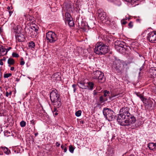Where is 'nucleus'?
<instances>
[{"label":"nucleus","mask_w":156,"mask_h":156,"mask_svg":"<svg viewBox=\"0 0 156 156\" xmlns=\"http://www.w3.org/2000/svg\"><path fill=\"white\" fill-rule=\"evenodd\" d=\"M119 94H115V95H113L112 96V97H115L116 96H118Z\"/></svg>","instance_id":"6e6d98bb"},{"label":"nucleus","mask_w":156,"mask_h":156,"mask_svg":"<svg viewBox=\"0 0 156 156\" xmlns=\"http://www.w3.org/2000/svg\"><path fill=\"white\" fill-rule=\"evenodd\" d=\"M8 52L6 51V48L5 47L2 46L1 50H0V58L6 55Z\"/></svg>","instance_id":"4468645a"},{"label":"nucleus","mask_w":156,"mask_h":156,"mask_svg":"<svg viewBox=\"0 0 156 156\" xmlns=\"http://www.w3.org/2000/svg\"><path fill=\"white\" fill-rule=\"evenodd\" d=\"M147 39L152 43H156V32L153 31L149 33L147 36Z\"/></svg>","instance_id":"6e6552de"},{"label":"nucleus","mask_w":156,"mask_h":156,"mask_svg":"<svg viewBox=\"0 0 156 156\" xmlns=\"http://www.w3.org/2000/svg\"><path fill=\"white\" fill-rule=\"evenodd\" d=\"M56 145L57 147H59V146L60 145V144L58 142H56Z\"/></svg>","instance_id":"09e8293b"},{"label":"nucleus","mask_w":156,"mask_h":156,"mask_svg":"<svg viewBox=\"0 0 156 156\" xmlns=\"http://www.w3.org/2000/svg\"><path fill=\"white\" fill-rule=\"evenodd\" d=\"M25 64V62L23 60V58H22L21 59V61L20 62V64L21 65H23Z\"/></svg>","instance_id":"79ce46f5"},{"label":"nucleus","mask_w":156,"mask_h":156,"mask_svg":"<svg viewBox=\"0 0 156 156\" xmlns=\"http://www.w3.org/2000/svg\"><path fill=\"white\" fill-rule=\"evenodd\" d=\"M12 56L14 57H18L19 56V55L16 53H13Z\"/></svg>","instance_id":"e433bc0d"},{"label":"nucleus","mask_w":156,"mask_h":156,"mask_svg":"<svg viewBox=\"0 0 156 156\" xmlns=\"http://www.w3.org/2000/svg\"><path fill=\"white\" fill-rule=\"evenodd\" d=\"M30 122L31 124H32L33 125L34 124V121L33 120H31L30 121Z\"/></svg>","instance_id":"603ef678"},{"label":"nucleus","mask_w":156,"mask_h":156,"mask_svg":"<svg viewBox=\"0 0 156 156\" xmlns=\"http://www.w3.org/2000/svg\"><path fill=\"white\" fill-rule=\"evenodd\" d=\"M20 124L22 127H24L26 126V123L24 121H22L20 122Z\"/></svg>","instance_id":"7c9ffc66"},{"label":"nucleus","mask_w":156,"mask_h":156,"mask_svg":"<svg viewBox=\"0 0 156 156\" xmlns=\"http://www.w3.org/2000/svg\"><path fill=\"white\" fill-rule=\"evenodd\" d=\"M2 45H0V50L1 49L2 47Z\"/></svg>","instance_id":"69168bd1"},{"label":"nucleus","mask_w":156,"mask_h":156,"mask_svg":"<svg viewBox=\"0 0 156 156\" xmlns=\"http://www.w3.org/2000/svg\"><path fill=\"white\" fill-rule=\"evenodd\" d=\"M38 134V133H34V135H35L36 136H37Z\"/></svg>","instance_id":"e2e57ef3"},{"label":"nucleus","mask_w":156,"mask_h":156,"mask_svg":"<svg viewBox=\"0 0 156 156\" xmlns=\"http://www.w3.org/2000/svg\"><path fill=\"white\" fill-rule=\"evenodd\" d=\"M69 150L70 152L73 153L74 151V148L72 145H70L69 147Z\"/></svg>","instance_id":"2f4dec72"},{"label":"nucleus","mask_w":156,"mask_h":156,"mask_svg":"<svg viewBox=\"0 0 156 156\" xmlns=\"http://www.w3.org/2000/svg\"><path fill=\"white\" fill-rule=\"evenodd\" d=\"M3 104H0V114L3 113L4 107H3Z\"/></svg>","instance_id":"bb28decb"},{"label":"nucleus","mask_w":156,"mask_h":156,"mask_svg":"<svg viewBox=\"0 0 156 156\" xmlns=\"http://www.w3.org/2000/svg\"><path fill=\"white\" fill-rule=\"evenodd\" d=\"M54 113V114H55V115H57L58 114V113L57 112H55V113Z\"/></svg>","instance_id":"bf43d9fd"},{"label":"nucleus","mask_w":156,"mask_h":156,"mask_svg":"<svg viewBox=\"0 0 156 156\" xmlns=\"http://www.w3.org/2000/svg\"><path fill=\"white\" fill-rule=\"evenodd\" d=\"M59 95L58 91L55 90H52L50 94V100L53 105L56 107H60L61 105Z\"/></svg>","instance_id":"7ed1b4c3"},{"label":"nucleus","mask_w":156,"mask_h":156,"mask_svg":"<svg viewBox=\"0 0 156 156\" xmlns=\"http://www.w3.org/2000/svg\"><path fill=\"white\" fill-rule=\"evenodd\" d=\"M76 88H74V89H73V91L74 92H76Z\"/></svg>","instance_id":"680f3d73"},{"label":"nucleus","mask_w":156,"mask_h":156,"mask_svg":"<svg viewBox=\"0 0 156 156\" xmlns=\"http://www.w3.org/2000/svg\"><path fill=\"white\" fill-rule=\"evenodd\" d=\"M102 72L99 70H97L94 72L93 78L94 79H97L99 76L102 73Z\"/></svg>","instance_id":"2eb2a0df"},{"label":"nucleus","mask_w":156,"mask_h":156,"mask_svg":"<svg viewBox=\"0 0 156 156\" xmlns=\"http://www.w3.org/2000/svg\"><path fill=\"white\" fill-rule=\"evenodd\" d=\"M65 17L66 19L65 20V21L66 23L67 22V21L70 19V18H72V17L71 16L70 14L68 12H66L65 13Z\"/></svg>","instance_id":"5701e85b"},{"label":"nucleus","mask_w":156,"mask_h":156,"mask_svg":"<svg viewBox=\"0 0 156 156\" xmlns=\"http://www.w3.org/2000/svg\"><path fill=\"white\" fill-rule=\"evenodd\" d=\"M65 10L67 12H70L72 11L71 5L69 4H66Z\"/></svg>","instance_id":"aec40b11"},{"label":"nucleus","mask_w":156,"mask_h":156,"mask_svg":"<svg viewBox=\"0 0 156 156\" xmlns=\"http://www.w3.org/2000/svg\"><path fill=\"white\" fill-rule=\"evenodd\" d=\"M14 69V67H11L10 68V70L12 71Z\"/></svg>","instance_id":"4d7b16f0"},{"label":"nucleus","mask_w":156,"mask_h":156,"mask_svg":"<svg viewBox=\"0 0 156 156\" xmlns=\"http://www.w3.org/2000/svg\"><path fill=\"white\" fill-rule=\"evenodd\" d=\"M81 111L80 110H78L77 112H76L75 113V115L77 117H79L81 115Z\"/></svg>","instance_id":"c756f323"},{"label":"nucleus","mask_w":156,"mask_h":156,"mask_svg":"<svg viewBox=\"0 0 156 156\" xmlns=\"http://www.w3.org/2000/svg\"><path fill=\"white\" fill-rule=\"evenodd\" d=\"M117 3H115V4H117V5L119 6H120L121 5V3L120 1H117Z\"/></svg>","instance_id":"37998d69"},{"label":"nucleus","mask_w":156,"mask_h":156,"mask_svg":"<svg viewBox=\"0 0 156 156\" xmlns=\"http://www.w3.org/2000/svg\"><path fill=\"white\" fill-rule=\"evenodd\" d=\"M5 47L6 48V51H8L11 48L10 47H9L8 48L7 46Z\"/></svg>","instance_id":"de8ad7c7"},{"label":"nucleus","mask_w":156,"mask_h":156,"mask_svg":"<svg viewBox=\"0 0 156 156\" xmlns=\"http://www.w3.org/2000/svg\"><path fill=\"white\" fill-rule=\"evenodd\" d=\"M129 156H134V154H131L129 155Z\"/></svg>","instance_id":"338daca9"},{"label":"nucleus","mask_w":156,"mask_h":156,"mask_svg":"<svg viewBox=\"0 0 156 156\" xmlns=\"http://www.w3.org/2000/svg\"><path fill=\"white\" fill-rule=\"evenodd\" d=\"M99 101L100 102V104L103 102L104 101L103 97L102 96H101L99 97Z\"/></svg>","instance_id":"f704fd0d"},{"label":"nucleus","mask_w":156,"mask_h":156,"mask_svg":"<svg viewBox=\"0 0 156 156\" xmlns=\"http://www.w3.org/2000/svg\"><path fill=\"white\" fill-rule=\"evenodd\" d=\"M148 146L150 150L153 151H155L156 150V144L152 143H149L148 144Z\"/></svg>","instance_id":"f3484780"},{"label":"nucleus","mask_w":156,"mask_h":156,"mask_svg":"<svg viewBox=\"0 0 156 156\" xmlns=\"http://www.w3.org/2000/svg\"><path fill=\"white\" fill-rule=\"evenodd\" d=\"M25 30L26 34L31 37H35L36 36L37 32L34 30L32 28L29 27V28H26Z\"/></svg>","instance_id":"1a4fd4ad"},{"label":"nucleus","mask_w":156,"mask_h":156,"mask_svg":"<svg viewBox=\"0 0 156 156\" xmlns=\"http://www.w3.org/2000/svg\"><path fill=\"white\" fill-rule=\"evenodd\" d=\"M88 84L87 87L88 89L90 90H92L93 89L94 84L92 82H89L87 83Z\"/></svg>","instance_id":"412c9836"},{"label":"nucleus","mask_w":156,"mask_h":156,"mask_svg":"<svg viewBox=\"0 0 156 156\" xmlns=\"http://www.w3.org/2000/svg\"><path fill=\"white\" fill-rule=\"evenodd\" d=\"M121 23L122 24L125 25L127 23V22L124 19H123L121 21Z\"/></svg>","instance_id":"a19ab883"},{"label":"nucleus","mask_w":156,"mask_h":156,"mask_svg":"<svg viewBox=\"0 0 156 156\" xmlns=\"http://www.w3.org/2000/svg\"><path fill=\"white\" fill-rule=\"evenodd\" d=\"M99 82L101 83L103 82H105V78L104 76V75L103 73H102L99 76V77L98 78Z\"/></svg>","instance_id":"6ab92c4d"},{"label":"nucleus","mask_w":156,"mask_h":156,"mask_svg":"<svg viewBox=\"0 0 156 156\" xmlns=\"http://www.w3.org/2000/svg\"><path fill=\"white\" fill-rule=\"evenodd\" d=\"M65 147V146H64L63 145H62L61 146V148L62 149H63Z\"/></svg>","instance_id":"5fc2aeb1"},{"label":"nucleus","mask_w":156,"mask_h":156,"mask_svg":"<svg viewBox=\"0 0 156 156\" xmlns=\"http://www.w3.org/2000/svg\"><path fill=\"white\" fill-rule=\"evenodd\" d=\"M98 18L103 23L106 22V13L101 9H99L97 11Z\"/></svg>","instance_id":"0eeeda50"},{"label":"nucleus","mask_w":156,"mask_h":156,"mask_svg":"<svg viewBox=\"0 0 156 156\" xmlns=\"http://www.w3.org/2000/svg\"><path fill=\"white\" fill-rule=\"evenodd\" d=\"M15 36L16 40H18L19 42H22L24 40V36L21 33L19 34H16Z\"/></svg>","instance_id":"f8f14e48"},{"label":"nucleus","mask_w":156,"mask_h":156,"mask_svg":"<svg viewBox=\"0 0 156 156\" xmlns=\"http://www.w3.org/2000/svg\"><path fill=\"white\" fill-rule=\"evenodd\" d=\"M123 65V61L120 60H115L113 62L112 67L115 70V71L118 73L122 72V66Z\"/></svg>","instance_id":"39448f33"},{"label":"nucleus","mask_w":156,"mask_h":156,"mask_svg":"<svg viewBox=\"0 0 156 156\" xmlns=\"http://www.w3.org/2000/svg\"><path fill=\"white\" fill-rule=\"evenodd\" d=\"M72 87L73 88V89H74V88H76V85L75 84H73L72 85Z\"/></svg>","instance_id":"3c124183"},{"label":"nucleus","mask_w":156,"mask_h":156,"mask_svg":"<svg viewBox=\"0 0 156 156\" xmlns=\"http://www.w3.org/2000/svg\"><path fill=\"white\" fill-rule=\"evenodd\" d=\"M68 24L70 27H73L74 25V23L73 20V18H70V19L67 21Z\"/></svg>","instance_id":"4be33fe9"},{"label":"nucleus","mask_w":156,"mask_h":156,"mask_svg":"<svg viewBox=\"0 0 156 156\" xmlns=\"http://www.w3.org/2000/svg\"><path fill=\"white\" fill-rule=\"evenodd\" d=\"M153 105V102L150 99H148L145 102V108L148 109H150Z\"/></svg>","instance_id":"9b49d317"},{"label":"nucleus","mask_w":156,"mask_h":156,"mask_svg":"<svg viewBox=\"0 0 156 156\" xmlns=\"http://www.w3.org/2000/svg\"><path fill=\"white\" fill-rule=\"evenodd\" d=\"M22 28L19 25H17L13 28L12 31L15 33L16 34H20Z\"/></svg>","instance_id":"ddd939ff"},{"label":"nucleus","mask_w":156,"mask_h":156,"mask_svg":"<svg viewBox=\"0 0 156 156\" xmlns=\"http://www.w3.org/2000/svg\"><path fill=\"white\" fill-rule=\"evenodd\" d=\"M94 52L99 55H105L109 51L108 46L104 43L101 42H98L95 45Z\"/></svg>","instance_id":"f03ea898"},{"label":"nucleus","mask_w":156,"mask_h":156,"mask_svg":"<svg viewBox=\"0 0 156 156\" xmlns=\"http://www.w3.org/2000/svg\"><path fill=\"white\" fill-rule=\"evenodd\" d=\"M125 44V43L124 42L121 41H118V42H115V44H117V45H118L119 46L123 48H124V44Z\"/></svg>","instance_id":"393cba45"},{"label":"nucleus","mask_w":156,"mask_h":156,"mask_svg":"<svg viewBox=\"0 0 156 156\" xmlns=\"http://www.w3.org/2000/svg\"><path fill=\"white\" fill-rule=\"evenodd\" d=\"M103 114L106 118L108 119L111 120H114L115 117L114 114V113L113 111L108 108H105L103 110Z\"/></svg>","instance_id":"423d86ee"},{"label":"nucleus","mask_w":156,"mask_h":156,"mask_svg":"<svg viewBox=\"0 0 156 156\" xmlns=\"http://www.w3.org/2000/svg\"><path fill=\"white\" fill-rule=\"evenodd\" d=\"M136 95H137V96L139 97L140 98L141 100L143 101L144 102V101L145 99H144V97L142 95V94H140L139 93H136Z\"/></svg>","instance_id":"a878e982"},{"label":"nucleus","mask_w":156,"mask_h":156,"mask_svg":"<svg viewBox=\"0 0 156 156\" xmlns=\"http://www.w3.org/2000/svg\"><path fill=\"white\" fill-rule=\"evenodd\" d=\"M128 108H122L119 111L118 115L117 120L121 126H129L135 123L136 121L135 117L130 114Z\"/></svg>","instance_id":"f257e3e1"},{"label":"nucleus","mask_w":156,"mask_h":156,"mask_svg":"<svg viewBox=\"0 0 156 156\" xmlns=\"http://www.w3.org/2000/svg\"><path fill=\"white\" fill-rule=\"evenodd\" d=\"M3 154V152H2V151H0V155H2Z\"/></svg>","instance_id":"052dcab7"},{"label":"nucleus","mask_w":156,"mask_h":156,"mask_svg":"<svg viewBox=\"0 0 156 156\" xmlns=\"http://www.w3.org/2000/svg\"><path fill=\"white\" fill-rule=\"evenodd\" d=\"M12 11H9V14L10 16L12 14Z\"/></svg>","instance_id":"13d9d810"},{"label":"nucleus","mask_w":156,"mask_h":156,"mask_svg":"<svg viewBox=\"0 0 156 156\" xmlns=\"http://www.w3.org/2000/svg\"><path fill=\"white\" fill-rule=\"evenodd\" d=\"M153 81L154 84H156V77L154 78Z\"/></svg>","instance_id":"c03bdc74"},{"label":"nucleus","mask_w":156,"mask_h":156,"mask_svg":"<svg viewBox=\"0 0 156 156\" xmlns=\"http://www.w3.org/2000/svg\"><path fill=\"white\" fill-rule=\"evenodd\" d=\"M35 46V43L34 42L31 41L29 43V46L30 48H34Z\"/></svg>","instance_id":"cd10ccee"},{"label":"nucleus","mask_w":156,"mask_h":156,"mask_svg":"<svg viewBox=\"0 0 156 156\" xmlns=\"http://www.w3.org/2000/svg\"><path fill=\"white\" fill-rule=\"evenodd\" d=\"M7 9L8 10H9V9H10V7H9V6H8V7H7Z\"/></svg>","instance_id":"0e129e2a"},{"label":"nucleus","mask_w":156,"mask_h":156,"mask_svg":"<svg viewBox=\"0 0 156 156\" xmlns=\"http://www.w3.org/2000/svg\"><path fill=\"white\" fill-rule=\"evenodd\" d=\"M149 73L150 75L153 76V80L154 77H156V69L154 68H152L149 70Z\"/></svg>","instance_id":"dca6fc26"},{"label":"nucleus","mask_w":156,"mask_h":156,"mask_svg":"<svg viewBox=\"0 0 156 156\" xmlns=\"http://www.w3.org/2000/svg\"><path fill=\"white\" fill-rule=\"evenodd\" d=\"M31 27L33 28L34 29V30H35L36 32L38 30L37 29V28H36L35 27V26H33V27Z\"/></svg>","instance_id":"a18cd8bd"},{"label":"nucleus","mask_w":156,"mask_h":156,"mask_svg":"<svg viewBox=\"0 0 156 156\" xmlns=\"http://www.w3.org/2000/svg\"><path fill=\"white\" fill-rule=\"evenodd\" d=\"M115 48L117 50L120 51V50L123 48L122 47H121L119 46L118 45H117V44H115Z\"/></svg>","instance_id":"c85d7f7f"},{"label":"nucleus","mask_w":156,"mask_h":156,"mask_svg":"<svg viewBox=\"0 0 156 156\" xmlns=\"http://www.w3.org/2000/svg\"><path fill=\"white\" fill-rule=\"evenodd\" d=\"M12 94V92L10 91L9 92H6V96L7 97H8L9 95H11Z\"/></svg>","instance_id":"ea45409f"},{"label":"nucleus","mask_w":156,"mask_h":156,"mask_svg":"<svg viewBox=\"0 0 156 156\" xmlns=\"http://www.w3.org/2000/svg\"><path fill=\"white\" fill-rule=\"evenodd\" d=\"M2 150L4 153L7 154L9 155L11 153L10 150L8 148L5 147H0V150Z\"/></svg>","instance_id":"a211bd4d"},{"label":"nucleus","mask_w":156,"mask_h":156,"mask_svg":"<svg viewBox=\"0 0 156 156\" xmlns=\"http://www.w3.org/2000/svg\"><path fill=\"white\" fill-rule=\"evenodd\" d=\"M6 58L5 57H3L2 59H0L2 61H5Z\"/></svg>","instance_id":"8fccbe9b"},{"label":"nucleus","mask_w":156,"mask_h":156,"mask_svg":"<svg viewBox=\"0 0 156 156\" xmlns=\"http://www.w3.org/2000/svg\"><path fill=\"white\" fill-rule=\"evenodd\" d=\"M12 74L11 73H6L4 74V77L5 78H8L10 76H11Z\"/></svg>","instance_id":"473e14b6"},{"label":"nucleus","mask_w":156,"mask_h":156,"mask_svg":"<svg viewBox=\"0 0 156 156\" xmlns=\"http://www.w3.org/2000/svg\"><path fill=\"white\" fill-rule=\"evenodd\" d=\"M104 96L105 97H106L108 95V93H109V91H108L107 90H105L104 92Z\"/></svg>","instance_id":"72a5a7b5"},{"label":"nucleus","mask_w":156,"mask_h":156,"mask_svg":"<svg viewBox=\"0 0 156 156\" xmlns=\"http://www.w3.org/2000/svg\"><path fill=\"white\" fill-rule=\"evenodd\" d=\"M46 38L48 42L53 43L58 40V36L55 32L50 31L46 33Z\"/></svg>","instance_id":"20e7f679"},{"label":"nucleus","mask_w":156,"mask_h":156,"mask_svg":"<svg viewBox=\"0 0 156 156\" xmlns=\"http://www.w3.org/2000/svg\"><path fill=\"white\" fill-rule=\"evenodd\" d=\"M130 17H128V18H127V19H128V20H129L130 19Z\"/></svg>","instance_id":"774afa93"},{"label":"nucleus","mask_w":156,"mask_h":156,"mask_svg":"<svg viewBox=\"0 0 156 156\" xmlns=\"http://www.w3.org/2000/svg\"><path fill=\"white\" fill-rule=\"evenodd\" d=\"M133 26V23L132 22H130L128 24V26L130 28L132 27Z\"/></svg>","instance_id":"4c0bfd02"},{"label":"nucleus","mask_w":156,"mask_h":156,"mask_svg":"<svg viewBox=\"0 0 156 156\" xmlns=\"http://www.w3.org/2000/svg\"><path fill=\"white\" fill-rule=\"evenodd\" d=\"M54 108L53 109V110H52V112L53 113H54V112H57V108H58L59 107H56L55 105H54Z\"/></svg>","instance_id":"58836bf2"},{"label":"nucleus","mask_w":156,"mask_h":156,"mask_svg":"<svg viewBox=\"0 0 156 156\" xmlns=\"http://www.w3.org/2000/svg\"><path fill=\"white\" fill-rule=\"evenodd\" d=\"M155 85L152 87V90L156 94V84H154Z\"/></svg>","instance_id":"c9c22d12"},{"label":"nucleus","mask_w":156,"mask_h":156,"mask_svg":"<svg viewBox=\"0 0 156 156\" xmlns=\"http://www.w3.org/2000/svg\"><path fill=\"white\" fill-rule=\"evenodd\" d=\"M8 63L9 64V66L10 67V65H13L15 63V61L13 59L9 58L8 60Z\"/></svg>","instance_id":"b1692460"},{"label":"nucleus","mask_w":156,"mask_h":156,"mask_svg":"<svg viewBox=\"0 0 156 156\" xmlns=\"http://www.w3.org/2000/svg\"><path fill=\"white\" fill-rule=\"evenodd\" d=\"M0 64L1 65H3V63L2 62V61L0 60Z\"/></svg>","instance_id":"864d4df0"},{"label":"nucleus","mask_w":156,"mask_h":156,"mask_svg":"<svg viewBox=\"0 0 156 156\" xmlns=\"http://www.w3.org/2000/svg\"><path fill=\"white\" fill-rule=\"evenodd\" d=\"M87 83H86L84 80H81L79 81L77 84L78 87L82 89H87L88 87L87 85H86Z\"/></svg>","instance_id":"9d476101"},{"label":"nucleus","mask_w":156,"mask_h":156,"mask_svg":"<svg viewBox=\"0 0 156 156\" xmlns=\"http://www.w3.org/2000/svg\"><path fill=\"white\" fill-rule=\"evenodd\" d=\"M63 149L64 150V152H66L67 151V147H65Z\"/></svg>","instance_id":"49530a36"}]
</instances>
